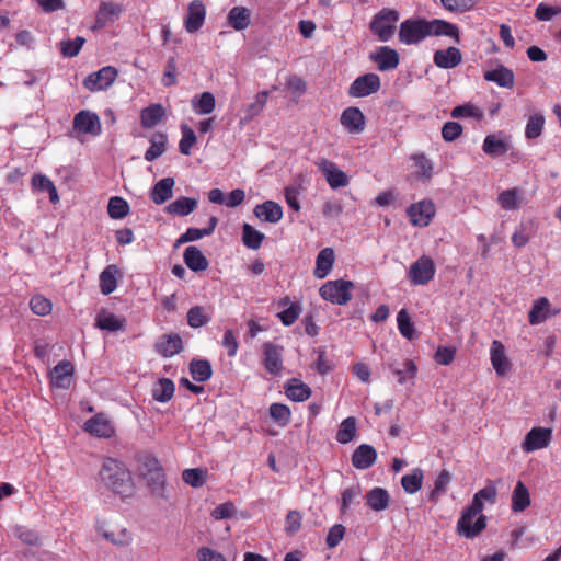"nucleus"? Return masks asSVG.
I'll list each match as a JSON object with an SVG mask.
<instances>
[{"mask_svg":"<svg viewBox=\"0 0 561 561\" xmlns=\"http://www.w3.org/2000/svg\"><path fill=\"white\" fill-rule=\"evenodd\" d=\"M102 482L115 494L129 497L134 494L135 485L129 470L122 461L106 458L100 471Z\"/></svg>","mask_w":561,"mask_h":561,"instance_id":"f257e3e1","label":"nucleus"},{"mask_svg":"<svg viewBox=\"0 0 561 561\" xmlns=\"http://www.w3.org/2000/svg\"><path fill=\"white\" fill-rule=\"evenodd\" d=\"M140 474L147 482L152 495L168 500L165 492V474L159 460L152 456H146L140 466Z\"/></svg>","mask_w":561,"mask_h":561,"instance_id":"f03ea898","label":"nucleus"},{"mask_svg":"<svg viewBox=\"0 0 561 561\" xmlns=\"http://www.w3.org/2000/svg\"><path fill=\"white\" fill-rule=\"evenodd\" d=\"M470 504L461 512L457 522V533L465 538H474L479 536L486 527V516Z\"/></svg>","mask_w":561,"mask_h":561,"instance_id":"7ed1b4c3","label":"nucleus"},{"mask_svg":"<svg viewBox=\"0 0 561 561\" xmlns=\"http://www.w3.org/2000/svg\"><path fill=\"white\" fill-rule=\"evenodd\" d=\"M399 20V12L394 9L380 10L370 22V31L381 42H388L396 32V23Z\"/></svg>","mask_w":561,"mask_h":561,"instance_id":"20e7f679","label":"nucleus"},{"mask_svg":"<svg viewBox=\"0 0 561 561\" xmlns=\"http://www.w3.org/2000/svg\"><path fill=\"white\" fill-rule=\"evenodd\" d=\"M353 286L351 280H329L320 287L319 293L324 300L342 306L352 299L351 289Z\"/></svg>","mask_w":561,"mask_h":561,"instance_id":"39448f33","label":"nucleus"},{"mask_svg":"<svg viewBox=\"0 0 561 561\" xmlns=\"http://www.w3.org/2000/svg\"><path fill=\"white\" fill-rule=\"evenodd\" d=\"M399 39L405 45L417 44L427 36V25L424 19H408L400 24Z\"/></svg>","mask_w":561,"mask_h":561,"instance_id":"423d86ee","label":"nucleus"},{"mask_svg":"<svg viewBox=\"0 0 561 561\" xmlns=\"http://www.w3.org/2000/svg\"><path fill=\"white\" fill-rule=\"evenodd\" d=\"M436 268L430 256L422 255L411 264L408 276L413 285H426L433 279Z\"/></svg>","mask_w":561,"mask_h":561,"instance_id":"0eeeda50","label":"nucleus"},{"mask_svg":"<svg viewBox=\"0 0 561 561\" xmlns=\"http://www.w3.org/2000/svg\"><path fill=\"white\" fill-rule=\"evenodd\" d=\"M380 78L378 75L369 72L356 78L348 88V94L352 98H365L376 93L380 89Z\"/></svg>","mask_w":561,"mask_h":561,"instance_id":"6e6552de","label":"nucleus"},{"mask_svg":"<svg viewBox=\"0 0 561 561\" xmlns=\"http://www.w3.org/2000/svg\"><path fill=\"white\" fill-rule=\"evenodd\" d=\"M316 165L322 172L327 182L333 190L345 187L348 185V176L344 171L339 169L334 162L325 158H320L316 162Z\"/></svg>","mask_w":561,"mask_h":561,"instance_id":"1a4fd4ad","label":"nucleus"},{"mask_svg":"<svg viewBox=\"0 0 561 561\" xmlns=\"http://www.w3.org/2000/svg\"><path fill=\"white\" fill-rule=\"evenodd\" d=\"M552 439V430L548 427H533L525 436L522 448L526 453L543 449Z\"/></svg>","mask_w":561,"mask_h":561,"instance_id":"9d476101","label":"nucleus"},{"mask_svg":"<svg viewBox=\"0 0 561 561\" xmlns=\"http://www.w3.org/2000/svg\"><path fill=\"white\" fill-rule=\"evenodd\" d=\"M117 70L114 67H103L96 72L89 75L84 81V87L94 92L108 88L116 79Z\"/></svg>","mask_w":561,"mask_h":561,"instance_id":"9b49d317","label":"nucleus"},{"mask_svg":"<svg viewBox=\"0 0 561 561\" xmlns=\"http://www.w3.org/2000/svg\"><path fill=\"white\" fill-rule=\"evenodd\" d=\"M435 211L434 203L426 199L412 204L407 209V214L410 217L412 225L420 227H426L434 217Z\"/></svg>","mask_w":561,"mask_h":561,"instance_id":"f8f14e48","label":"nucleus"},{"mask_svg":"<svg viewBox=\"0 0 561 561\" xmlns=\"http://www.w3.org/2000/svg\"><path fill=\"white\" fill-rule=\"evenodd\" d=\"M340 123L350 134H359L366 126L364 114L358 107L354 106L347 107L342 112Z\"/></svg>","mask_w":561,"mask_h":561,"instance_id":"ddd939ff","label":"nucleus"},{"mask_svg":"<svg viewBox=\"0 0 561 561\" xmlns=\"http://www.w3.org/2000/svg\"><path fill=\"white\" fill-rule=\"evenodd\" d=\"M73 128L80 133L96 136L101 133L100 118L90 111H80L73 118Z\"/></svg>","mask_w":561,"mask_h":561,"instance_id":"4468645a","label":"nucleus"},{"mask_svg":"<svg viewBox=\"0 0 561 561\" xmlns=\"http://www.w3.org/2000/svg\"><path fill=\"white\" fill-rule=\"evenodd\" d=\"M154 350L163 357H172L183 350L182 337L178 333L164 334L156 342Z\"/></svg>","mask_w":561,"mask_h":561,"instance_id":"2eb2a0df","label":"nucleus"},{"mask_svg":"<svg viewBox=\"0 0 561 561\" xmlns=\"http://www.w3.org/2000/svg\"><path fill=\"white\" fill-rule=\"evenodd\" d=\"M73 375V366L69 360L59 362L50 371V382L54 387L69 389Z\"/></svg>","mask_w":561,"mask_h":561,"instance_id":"dca6fc26","label":"nucleus"},{"mask_svg":"<svg viewBox=\"0 0 561 561\" xmlns=\"http://www.w3.org/2000/svg\"><path fill=\"white\" fill-rule=\"evenodd\" d=\"M370 59L378 65V69L381 71L394 69L399 65V54L388 46L379 47L371 53Z\"/></svg>","mask_w":561,"mask_h":561,"instance_id":"f3484780","label":"nucleus"},{"mask_svg":"<svg viewBox=\"0 0 561 561\" xmlns=\"http://www.w3.org/2000/svg\"><path fill=\"white\" fill-rule=\"evenodd\" d=\"M206 9L201 0H194L188 4L185 28L188 33L198 31L205 21Z\"/></svg>","mask_w":561,"mask_h":561,"instance_id":"a211bd4d","label":"nucleus"},{"mask_svg":"<svg viewBox=\"0 0 561 561\" xmlns=\"http://www.w3.org/2000/svg\"><path fill=\"white\" fill-rule=\"evenodd\" d=\"M264 366L272 375H277L283 369L282 353L283 347L271 342L263 345Z\"/></svg>","mask_w":561,"mask_h":561,"instance_id":"6ab92c4d","label":"nucleus"},{"mask_svg":"<svg viewBox=\"0 0 561 561\" xmlns=\"http://www.w3.org/2000/svg\"><path fill=\"white\" fill-rule=\"evenodd\" d=\"M377 459L376 449L368 444L359 445L352 455V465L359 470L370 468Z\"/></svg>","mask_w":561,"mask_h":561,"instance_id":"aec40b11","label":"nucleus"},{"mask_svg":"<svg viewBox=\"0 0 561 561\" xmlns=\"http://www.w3.org/2000/svg\"><path fill=\"white\" fill-rule=\"evenodd\" d=\"M84 431L96 437L108 438L114 434V427L103 415L98 414L84 423Z\"/></svg>","mask_w":561,"mask_h":561,"instance_id":"412c9836","label":"nucleus"},{"mask_svg":"<svg viewBox=\"0 0 561 561\" xmlns=\"http://www.w3.org/2000/svg\"><path fill=\"white\" fill-rule=\"evenodd\" d=\"M433 60L438 68L451 69L461 64L462 55L458 48L448 47L447 49L436 50Z\"/></svg>","mask_w":561,"mask_h":561,"instance_id":"4be33fe9","label":"nucleus"},{"mask_svg":"<svg viewBox=\"0 0 561 561\" xmlns=\"http://www.w3.org/2000/svg\"><path fill=\"white\" fill-rule=\"evenodd\" d=\"M253 213L259 219L271 224H276L283 218L282 206L273 201L256 205Z\"/></svg>","mask_w":561,"mask_h":561,"instance_id":"5701e85b","label":"nucleus"},{"mask_svg":"<svg viewBox=\"0 0 561 561\" xmlns=\"http://www.w3.org/2000/svg\"><path fill=\"white\" fill-rule=\"evenodd\" d=\"M491 363L497 375L503 376L511 369V363L505 354L502 342L494 340L491 344Z\"/></svg>","mask_w":561,"mask_h":561,"instance_id":"b1692460","label":"nucleus"},{"mask_svg":"<svg viewBox=\"0 0 561 561\" xmlns=\"http://www.w3.org/2000/svg\"><path fill=\"white\" fill-rule=\"evenodd\" d=\"M102 536L114 545L125 546L131 540L129 531L119 525L103 524L99 527Z\"/></svg>","mask_w":561,"mask_h":561,"instance_id":"393cba45","label":"nucleus"},{"mask_svg":"<svg viewBox=\"0 0 561 561\" xmlns=\"http://www.w3.org/2000/svg\"><path fill=\"white\" fill-rule=\"evenodd\" d=\"M484 79L507 89H512L515 83L514 72L503 65L497 66L495 69L485 71Z\"/></svg>","mask_w":561,"mask_h":561,"instance_id":"a878e982","label":"nucleus"},{"mask_svg":"<svg viewBox=\"0 0 561 561\" xmlns=\"http://www.w3.org/2000/svg\"><path fill=\"white\" fill-rule=\"evenodd\" d=\"M122 12V5L114 2H102L95 16V28H103L107 23L116 20Z\"/></svg>","mask_w":561,"mask_h":561,"instance_id":"bb28decb","label":"nucleus"},{"mask_svg":"<svg viewBox=\"0 0 561 561\" xmlns=\"http://www.w3.org/2000/svg\"><path fill=\"white\" fill-rule=\"evenodd\" d=\"M174 184L173 178H164L157 182L150 193L152 202L157 205L164 204L172 197Z\"/></svg>","mask_w":561,"mask_h":561,"instance_id":"cd10ccee","label":"nucleus"},{"mask_svg":"<svg viewBox=\"0 0 561 561\" xmlns=\"http://www.w3.org/2000/svg\"><path fill=\"white\" fill-rule=\"evenodd\" d=\"M524 199V190L519 187H513L505 190L499 194L497 201L501 207L505 210H516L520 207Z\"/></svg>","mask_w":561,"mask_h":561,"instance_id":"c85d7f7f","label":"nucleus"},{"mask_svg":"<svg viewBox=\"0 0 561 561\" xmlns=\"http://www.w3.org/2000/svg\"><path fill=\"white\" fill-rule=\"evenodd\" d=\"M183 259L187 267L194 272H202L208 267V260L195 245H190L185 249Z\"/></svg>","mask_w":561,"mask_h":561,"instance_id":"c756f323","label":"nucleus"},{"mask_svg":"<svg viewBox=\"0 0 561 561\" xmlns=\"http://www.w3.org/2000/svg\"><path fill=\"white\" fill-rule=\"evenodd\" d=\"M198 201L181 196L165 207V211L174 216H187L192 214L197 207Z\"/></svg>","mask_w":561,"mask_h":561,"instance_id":"7c9ffc66","label":"nucleus"},{"mask_svg":"<svg viewBox=\"0 0 561 561\" xmlns=\"http://www.w3.org/2000/svg\"><path fill=\"white\" fill-rule=\"evenodd\" d=\"M334 251L332 248L322 249L316 261L314 276L317 278H324L332 270L334 263Z\"/></svg>","mask_w":561,"mask_h":561,"instance_id":"2f4dec72","label":"nucleus"},{"mask_svg":"<svg viewBox=\"0 0 561 561\" xmlns=\"http://www.w3.org/2000/svg\"><path fill=\"white\" fill-rule=\"evenodd\" d=\"M286 396L296 402H302L310 398L311 389L297 378H291L286 386Z\"/></svg>","mask_w":561,"mask_h":561,"instance_id":"473e14b6","label":"nucleus"},{"mask_svg":"<svg viewBox=\"0 0 561 561\" xmlns=\"http://www.w3.org/2000/svg\"><path fill=\"white\" fill-rule=\"evenodd\" d=\"M165 115V111L161 104H151L144 108L140 113L141 126L145 128H153Z\"/></svg>","mask_w":561,"mask_h":561,"instance_id":"72a5a7b5","label":"nucleus"},{"mask_svg":"<svg viewBox=\"0 0 561 561\" xmlns=\"http://www.w3.org/2000/svg\"><path fill=\"white\" fill-rule=\"evenodd\" d=\"M268 99L267 91H261L256 94L255 101L249 105H247L243 110V117H241L240 123L242 125L251 122L255 116H257L264 108Z\"/></svg>","mask_w":561,"mask_h":561,"instance_id":"f704fd0d","label":"nucleus"},{"mask_svg":"<svg viewBox=\"0 0 561 561\" xmlns=\"http://www.w3.org/2000/svg\"><path fill=\"white\" fill-rule=\"evenodd\" d=\"M367 505L376 512L385 511L390 501L389 493L382 488H374L366 495Z\"/></svg>","mask_w":561,"mask_h":561,"instance_id":"c9c22d12","label":"nucleus"},{"mask_svg":"<svg viewBox=\"0 0 561 561\" xmlns=\"http://www.w3.org/2000/svg\"><path fill=\"white\" fill-rule=\"evenodd\" d=\"M175 391L174 382L169 378H160L152 388V397L158 402H168Z\"/></svg>","mask_w":561,"mask_h":561,"instance_id":"e433bc0d","label":"nucleus"},{"mask_svg":"<svg viewBox=\"0 0 561 561\" xmlns=\"http://www.w3.org/2000/svg\"><path fill=\"white\" fill-rule=\"evenodd\" d=\"M482 149L485 154L494 158L505 154L510 149V145L496 135H488L483 141Z\"/></svg>","mask_w":561,"mask_h":561,"instance_id":"4c0bfd02","label":"nucleus"},{"mask_svg":"<svg viewBox=\"0 0 561 561\" xmlns=\"http://www.w3.org/2000/svg\"><path fill=\"white\" fill-rule=\"evenodd\" d=\"M530 505V495L526 485L518 481L512 493V510L514 512H523Z\"/></svg>","mask_w":561,"mask_h":561,"instance_id":"58836bf2","label":"nucleus"},{"mask_svg":"<svg viewBox=\"0 0 561 561\" xmlns=\"http://www.w3.org/2000/svg\"><path fill=\"white\" fill-rule=\"evenodd\" d=\"M228 23L236 30L242 31L250 25V12L244 7H233L228 14Z\"/></svg>","mask_w":561,"mask_h":561,"instance_id":"ea45409f","label":"nucleus"},{"mask_svg":"<svg viewBox=\"0 0 561 561\" xmlns=\"http://www.w3.org/2000/svg\"><path fill=\"white\" fill-rule=\"evenodd\" d=\"M167 135L162 133H156L150 138V147L145 153V159L149 162L156 160L165 152L167 149Z\"/></svg>","mask_w":561,"mask_h":561,"instance_id":"a19ab883","label":"nucleus"},{"mask_svg":"<svg viewBox=\"0 0 561 561\" xmlns=\"http://www.w3.org/2000/svg\"><path fill=\"white\" fill-rule=\"evenodd\" d=\"M192 378L197 382H205L213 375L211 365L207 359H193L190 364Z\"/></svg>","mask_w":561,"mask_h":561,"instance_id":"79ce46f5","label":"nucleus"},{"mask_svg":"<svg viewBox=\"0 0 561 561\" xmlns=\"http://www.w3.org/2000/svg\"><path fill=\"white\" fill-rule=\"evenodd\" d=\"M278 305L286 308L280 311L277 317L284 325H291L300 314V306L298 304L290 302L289 297L282 298Z\"/></svg>","mask_w":561,"mask_h":561,"instance_id":"37998d69","label":"nucleus"},{"mask_svg":"<svg viewBox=\"0 0 561 561\" xmlns=\"http://www.w3.org/2000/svg\"><path fill=\"white\" fill-rule=\"evenodd\" d=\"M550 301L546 297H541L534 301V305L528 313L530 324L542 323L548 318Z\"/></svg>","mask_w":561,"mask_h":561,"instance_id":"c03bdc74","label":"nucleus"},{"mask_svg":"<svg viewBox=\"0 0 561 561\" xmlns=\"http://www.w3.org/2000/svg\"><path fill=\"white\" fill-rule=\"evenodd\" d=\"M497 497V491L496 488L490 483L485 488L479 490L471 501V505L474 507V510H479L480 512L483 511V501L489 502L490 504H494Z\"/></svg>","mask_w":561,"mask_h":561,"instance_id":"a18cd8bd","label":"nucleus"},{"mask_svg":"<svg viewBox=\"0 0 561 561\" xmlns=\"http://www.w3.org/2000/svg\"><path fill=\"white\" fill-rule=\"evenodd\" d=\"M117 267L115 265H108L100 275V287H101V291L104 294V295H110L112 294L116 287H117V282H116V273H117Z\"/></svg>","mask_w":561,"mask_h":561,"instance_id":"49530a36","label":"nucleus"},{"mask_svg":"<svg viewBox=\"0 0 561 561\" xmlns=\"http://www.w3.org/2000/svg\"><path fill=\"white\" fill-rule=\"evenodd\" d=\"M423 483V471L420 468L412 470L410 474H405L401 479V485L409 494L416 493Z\"/></svg>","mask_w":561,"mask_h":561,"instance_id":"de8ad7c7","label":"nucleus"},{"mask_svg":"<svg viewBox=\"0 0 561 561\" xmlns=\"http://www.w3.org/2000/svg\"><path fill=\"white\" fill-rule=\"evenodd\" d=\"M356 435V419L348 416L342 421L336 433V440L341 444L350 443Z\"/></svg>","mask_w":561,"mask_h":561,"instance_id":"09e8293b","label":"nucleus"},{"mask_svg":"<svg viewBox=\"0 0 561 561\" xmlns=\"http://www.w3.org/2000/svg\"><path fill=\"white\" fill-rule=\"evenodd\" d=\"M192 105L197 114H210L216 106L215 96L210 92H203L198 98L192 101Z\"/></svg>","mask_w":561,"mask_h":561,"instance_id":"8fccbe9b","label":"nucleus"},{"mask_svg":"<svg viewBox=\"0 0 561 561\" xmlns=\"http://www.w3.org/2000/svg\"><path fill=\"white\" fill-rule=\"evenodd\" d=\"M263 239L264 234L255 230L251 225L244 224L242 226V240L247 248L257 250L261 247Z\"/></svg>","mask_w":561,"mask_h":561,"instance_id":"3c124183","label":"nucleus"},{"mask_svg":"<svg viewBox=\"0 0 561 561\" xmlns=\"http://www.w3.org/2000/svg\"><path fill=\"white\" fill-rule=\"evenodd\" d=\"M124 323H125L124 319H121L113 313H102V314H99V317L96 319L98 328H100L102 330L111 331V332L122 330L124 328Z\"/></svg>","mask_w":561,"mask_h":561,"instance_id":"603ef678","label":"nucleus"},{"mask_svg":"<svg viewBox=\"0 0 561 561\" xmlns=\"http://www.w3.org/2000/svg\"><path fill=\"white\" fill-rule=\"evenodd\" d=\"M108 216L113 219H122L129 213L128 203L118 196L111 197L107 206Z\"/></svg>","mask_w":561,"mask_h":561,"instance_id":"864d4df0","label":"nucleus"},{"mask_svg":"<svg viewBox=\"0 0 561 561\" xmlns=\"http://www.w3.org/2000/svg\"><path fill=\"white\" fill-rule=\"evenodd\" d=\"M545 126V117L540 113H536L531 115L526 124L525 128V137L527 139H536L538 138Z\"/></svg>","mask_w":561,"mask_h":561,"instance_id":"5fc2aeb1","label":"nucleus"},{"mask_svg":"<svg viewBox=\"0 0 561 561\" xmlns=\"http://www.w3.org/2000/svg\"><path fill=\"white\" fill-rule=\"evenodd\" d=\"M398 329L400 333L408 340H414L416 337L414 324L410 320V317L405 309H401L397 316Z\"/></svg>","mask_w":561,"mask_h":561,"instance_id":"6e6d98bb","label":"nucleus"},{"mask_svg":"<svg viewBox=\"0 0 561 561\" xmlns=\"http://www.w3.org/2000/svg\"><path fill=\"white\" fill-rule=\"evenodd\" d=\"M415 167L417 169V176L423 181H430L433 176L434 165L425 154L420 153L413 157Z\"/></svg>","mask_w":561,"mask_h":561,"instance_id":"4d7b16f0","label":"nucleus"},{"mask_svg":"<svg viewBox=\"0 0 561 561\" xmlns=\"http://www.w3.org/2000/svg\"><path fill=\"white\" fill-rule=\"evenodd\" d=\"M210 321V317L205 312L204 307H192L187 312V323L191 328L197 329Z\"/></svg>","mask_w":561,"mask_h":561,"instance_id":"13d9d810","label":"nucleus"},{"mask_svg":"<svg viewBox=\"0 0 561 561\" xmlns=\"http://www.w3.org/2000/svg\"><path fill=\"white\" fill-rule=\"evenodd\" d=\"M206 472L199 468L185 469L182 472V479L185 483L193 488H199L204 485L206 481Z\"/></svg>","mask_w":561,"mask_h":561,"instance_id":"bf43d9fd","label":"nucleus"},{"mask_svg":"<svg viewBox=\"0 0 561 561\" xmlns=\"http://www.w3.org/2000/svg\"><path fill=\"white\" fill-rule=\"evenodd\" d=\"M393 374L398 377V382L403 383L407 379L414 378L416 374V366L413 360L405 359L402 363V367H394L391 365Z\"/></svg>","mask_w":561,"mask_h":561,"instance_id":"052dcab7","label":"nucleus"},{"mask_svg":"<svg viewBox=\"0 0 561 561\" xmlns=\"http://www.w3.org/2000/svg\"><path fill=\"white\" fill-rule=\"evenodd\" d=\"M182 138L179 144V149L182 154L188 156L191 153L192 146L196 142V136L194 130L186 124L182 125Z\"/></svg>","mask_w":561,"mask_h":561,"instance_id":"680f3d73","label":"nucleus"},{"mask_svg":"<svg viewBox=\"0 0 561 561\" xmlns=\"http://www.w3.org/2000/svg\"><path fill=\"white\" fill-rule=\"evenodd\" d=\"M442 5L450 12L463 13L472 10L476 0H440Z\"/></svg>","mask_w":561,"mask_h":561,"instance_id":"e2e57ef3","label":"nucleus"},{"mask_svg":"<svg viewBox=\"0 0 561 561\" xmlns=\"http://www.w3.org/2000/svg\"><path fill=\"white\" fill-rule=\"evenodd\" d=\"M271 417L278 422L280 425H286L290 420V410L287 405L282 403H273L270 407Z\"/></svg>","mask_w":561,"mask_h":561,"instance_id":"0e129e2a","label":"nucleus"},{"mask_svg":"<svg viewBox=\"0 0 561 561\" xmlns=\"http://www.w3.org/2000/svg\"><path fill=\"white\" fill-rule=\"evenodd\" d=\"M85 39L81 36H77L73 41H62L60 43V50L65 57H75L79 54Z\"/></svg>","mask_w":561,"mask_h":561,"instance_id":"69168bd1","label":"nucleus"},{"mask_svg":"<svg viewBox=\"0 0 561 561\" xmlns=\"http://www.w3.org/2000/svg\"><path fill=\"white\" fill-rule=\"evenodd\" d=\"M449 482L450 473L447 470H442L435 480L434 489L430 494V499L435 501L440 494L445 493Z\"/></svg>","mask_w":561,"mask_h":561,"instance_id":"338daca9","label":"nucleus"},{"mask_svg":"<svg viewBox=\"0 0 561 561\" xmlns=\"http://www.w3.org/2000/svg\"><path fill=\"white\" fill-rule=\"evenodd\" d=\"M30 307L38 316H46L51 311L50 300L41 295H36L31 299Z\"/></svg>","mask_w":561,"mask_h":561,"instance_id":"774afa93","label":"nucleus"}]
</instances>
